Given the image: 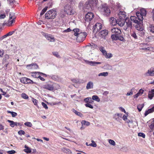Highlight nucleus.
Masks as SVG:
<instances>
[{
	"instance_id": "603ef678",
	"label": "nucleus",
	"mask_w": 154,
	"mask_h": 154,
	"mask_svg": "<svg viewBox=\"0 0 154 154\" xmlns=\"http://www.w3.org/2000/svg\"><path fill=\"white\" fill-rule=\"evenodd\" d=\"M119 109L120 111L124 112L125 113H126V114L127 115H128V112H126L124 108H123L122 107H119Z\"/></svg>"
},
{
	"instance_id": "6e6552de",
	"label": "nucleus",
	"mask_w": 154,
	"mask_h": 154,
	"mask_svg": "<svg viewBox=\"0 0 154 154\" xmlns=\"http://www.w3.org/2000/svg\"><path fill=\"white\" fill-rule=\"evenodd\" d=\"M93 14L91 12H89L85 15V19L86 22H89L91 21L94 18Z\"/></svg>"
},
{
	"instance_id": "e2e57ef3",
	"label": "nucleus",
	"mask_w": 154,
	"mask_h": 154,
	"mask_svg": "<svg viewBox=\"0 0 154 154\" xmlns=\"http://www.w3.org/2000/svg\"><path fill=\"white\" fill-rule=\"evenodd\" d=\"M18 133L20 135H24L25 134V132L21 130L18 132Z\"/></svg>"
},
{
	"instance_id": "f704fd0d",
	"label": "nucleus",
	"mask_w": 154,
	"mask_h": 154,
	"mask_svg": "<svg viewBox=\"0 0 154 154\" xmlns=\"http://www.w3.org/2000/svg\"><path fill=\"white\" fill-rule=\"evenodd\" d=\"M81 123L82 126L84 125L88 126L90 125V123L89 122L85 120L82 121L81 122Z\"/></svg>"
},
{
	"instance_id": "774afa93",
	"label": "nucleus",
	"mask_w": 154,
	"mask_h": 154,
	"mask_svg": "<svg viewBox=\"0 0 154 154\" xmlns=\"http://www.w3.org/2000/svg\"><path fill=\"white\" fill-rule=\"evenodd\" d=\"M6 17V15L5 14H1L0 15V19H4Z\"/></svg>"
},
{
	"instance_id": "0e129e2a",
	"label": "nucleus",
	"mask_w": 154,
	"mask_h": 154,
	"mask_svg": "<svg viewBox=\"0 0 154 154\" xmlns=\"http://www.w3.org/2000/svg\"><path fill=\"white\" fill-rule=\"evenodd\" d=\"M138 135V136L142 137L143 138H145V134L143 133H139Z\"/></svg>"
},
{
	"instance_id": "2eb2a0df",
	"label": "nucleus",
	"mask_w": 154,
	"mask_h": 154,
	"mask_svg": "<svg viewBox=\"0 0 154 154\" xmlns=\"http://www.w3.org/2000/svg\"><path fill=\"white\" fill-rule=\"evenodd\" d=\"M85 61L87 64L91 66H96L97 64L101 63L100 62L90 61L88 60H85Z\"/></svg>"
},
{
	"instance_id": "dca6fc26",
	"label": "nucleus",
	"mask_w": 154,
	"mask_h": 154,
	"mask_svg": "<svg viewBox=\"0 0 154 154\" xmlns=\"http://www.w3.org/2000/svg\"><path fill=\"white\" fill-rule=\"evenodd\" d=\"M94 83L92 82L89 81L88 82L86 86V88L87 89H92L94 87Z\"/></svg>"
},
{
	"instance_id": "a19ab883",
	"label": "nucleus",
	"mask_w": 154,
	"mask_h": 154,
	"mask_svg": "<svg viewBox=\"0 0 154 154\" xmlns=\"http://www.w3.org/2000/svg\"><path fill=\"white\" fill-rule=\"evenodd\" d=\"M144 106L143 104H139L137 106V108L139 112L141 111Z\"/></svg>"
},
{
	"instance_id": "f3484780",
	"label": "nucleus",
	"mask_w": 154,
	"mask_h": 154,
	"mask_svg": "<svg viewBox=\"0 0 154 154\" xmlns=\"http://www.w3.org/2000/svg\"><path fill=\"white\" fill-rule=\"evenodd\" d=\"M130 19L132 21H133L135 23H137V24H139L141 23V21H139L138 20V17H136L135 16H131L130 17Z\"/></svg>"
},
{
	"instance_id": "7c9ffc66",
	"label": "nucleus",
	"mask_w": 154,
	"mask_h": 154,
	"mask_svg": "<svg viewBox=\"0 0 154 154\" xmlns=\"http://www.w3.org/2000/svg\"><path fill=\"white\" fill-rule=\"evenodd\" d=\"M72 111L74 113L77 115L79 116L80 117H82L83 115L80 112H79L75 110L74 109H73L72 110Z\"/></svg>"
},
{
	"instance_id": "2f4dec72",
	"label": "nucleus",
	"mask_w": 154,
	"mask_h": 154,
	"mask_svg": "<svg viewBox=\"0 0 154 154\" xmlns=\"http://www.w3.org/2000/svg\"><path fill=\"white\" fill-rule=\"evenodd\" d=\"M108 73L107 72H103L100 73L98 74V76H103L106 77L108 75Z\"/></svg>"
},
{
	"instance_id": "58836bf2",
	"label": "nucleus",
	"mask_w": 154,
	"mask_h": 154,
	"mask_svg": "<svg viewBox=\"0 0 154 154\" xmlns=\"http://www.w3.org/2000/svg\"><path fill=\"white\" fill-rule=\"evenodd\" d=\"M99 50L103 53V55L106 53V51L105 50L104 47L103 46L100 47L99 48Z\"/></svg>"
},
{
	"instance_id": "338daca9",
	"label": "nucleus",
	"mask_w": 154,
	"mask_h": 154,
	"mask_svg": "<svg viewBox=\"0 0 154 154\" xmlns=\"http://www.w3.org/2000/svg\"><path fill=\"white\" fill-rule=\"evenodd\" d=\"M42 105L45 109H48V107L47 105L45 103L42 102Z\"/></svg>"
},
{
	"instance_id": "f257e3e1",
	"label": "nucleus",
	"mask_w": 154,
	"mask_h": 154,
	"mask_svg": "<svg viewBox=\"0 0 154 154\" xmlns=\"http://www.w3.org/2000/svg\"><path fill=\"white\" fill-rule=\"evenodd\" d=\"M113 34L111 36L112 39L113 40H119L121 41L124 40V38L120 35L121 31L120 29L117 28H113L111 30Z\"/></svg>"
},
{
	"instance_id": "9b49d317",
	"label": "nucleus",
	"mask_w": 154,
	"mask_h": 154,
	"mask_svg": "<svg viewBox=\"0 0 154 154\" xmlns=\"http://www.w3.org/2000/svg\"><path fill=\"white\" fill-rule=\"evenodd\" d=\"M31 75L33 77L35 78H38L40 77V75H42L43 76H46L47 75L46 74L42 73L39 72H32L31 73Z\"/></svg>"
},
{
	"instance_id": "052dcab7",
	"label": "nucleus",
	"mask_w": 154,
	"mask_h": 154,
	"mask_svg": "<svg viewBox=\"0 0 154 154\" xmlns=\"http://www.w3.org/2000/svg\"><path fill=\"white\" fill-rule=\"evenodd\" d=\"M113 118L115 119L116 121H119V118L117 113L115 114L113 116Z\"/></svg>"
},
{
	"instance_id": "b1692460",
	"label": "nucleus",
	"mask_w": 154,
	"mask_h": 154,
	"mask_svg": "<svg viewBox=\"0 0 154 154\" xmlns=\"http://www.w3.org/2000/svg\"><path fill=\"white\" fill-rule=\"evenodd\" d=\"M109 21L110 24L112 26H115L117 24V20L114 17H111Z\"/></svg>"
},
{
	"instance_id": "5fc2aeb1",
	"label": "nucleus",
	"mask_w": 154,
	"mask_h": 154,
	"mask_svg": "<svg viewBox=\"0 0 154 154\" xmlns=\"http://www.w3.org/2000/svg\"><path fill=\"white\" fill-rule=\"evenodd\" d=\"M91 142L92 143L90 144L89 145V146H91L94 147H96L97 146V144L94 140H91Z\"/></svg>"
},
{
	"instance_id": "cd10ccee",
	"label": "nucleus",
	"mask_w": 154,
	"mask_h": 154,
	"mask_svg": "<svg viewBox=\"0 0 154 154\" xmlns=\"http://www.w3.org/2000/svg\"><path fill=\"white\" fill-rule=\"evenodd\" d=\"M126 25L128 27H132V23L129 19H126Z\"/></svg>"
},
{
	"instance_id": "ddd939ff",
	"label": "nucleus",
	"mask_w": 154,
	"mask_h": 154,
	"mask_svg": "<svg viewBox=\"0 0 154 154\" xmlns=\"http://www.w3.org/2000/svg\"><path fill=\"white\" fill-rule=\"evenodd\" d=\"M146 76H154V67H151L148 69L147 72L145 73Z\"/></svg>"
},
{
	"instance_id": "0eeeda50",
	"label": "nucleus",
	"mask_w": 154,
	"mask_h": 154,
	"mask_svg": "<svg viewBox=\"0 0 154 154\" xmlns=\"http://www.w3.org/2000/svg\"><path fill=\"white\" fill-rule=\"evenodd\" d=\"M20 82L24 84H33L34 82L30 79L26 77H22L20 79Z\"/></svg>"
},
{
	"instance_id": "72a5a7b5",
	"label": "nucleus",
	"mask_w": 154,
	"mask_h": 154,
	"mask_svg": "<svg viewBox=\"0 0 154 154\" xmlns=\"http://www.w3.org/2000/svg\"><path fill=\"white\" fill-rule=\"evenodd\" d=\"M92 99L93 100H95L98 102L100 101V99L98 97L97 95H94L92 96Z\"/></svg>"
},
{
	"instance_id": "a211bd4d",
	"label": "nucleus",
	"mask_w": 154,
	"mask_h": 154,
	"mask_svg": "<svg viewBox=\"0 0 154 154\" xmlns=\"http://www.w3.org/2000/svg\"><path fill=\"white\" fill-rule=\"evenodd\" d=\"M144 91V90L142 89H140L138 93L134 96V98L135 99L137 98L138 97L141 96L143 94Z\"/></svg>"
},
{
	"instance_id": "8fccbe9b",
	"label": "nucleus",
	"mask_w": 154,
	"mask_h": 154,
	"mask_svg": "<svg viewBox=\"0 0 154 154\" xmlns=\"http://www.w3.org/2000/svg\"><path fill=\"white\" fill-rule=\"evenodd\" d=\"M24 124L25 125L29 127H31L32 126V123L29 122H26L24 123Z\"/></svg>"
},
{
	"instance_id": "c756f323",
	"label": "nucleus",
	"mask_w": 154,
	"mask_h": 154,
	"mask_svg": "<svg viewBox=\"0 0 154 154\" xmlns=\"http://www.w3.org/2000/svg\"><path fill=\"white\" fill-rule=\"evenodd\" d=\"M15 21V19L14 18L12 20H9L8 21V23L6 24V25L7 26H11L12 25V23H14Z\"/></svg>"
},
{
	"instance_id": "bf43d9fd",
	"label": "nucleus",
	"mask_w": 154,
	"mask_h": 154,
	"mask_svg": "<svg viewBox=\"0 0 154 154\" xmlns=\"http://www.w3.org/2000/svg\"><path fill=\"white\" fill-rule=\"evenodd\" d=\"M85 105L87 107H89L91 109L93 108V106L90 103H87L85 104Z\"/></svg>"
},
{
	"instance_id": "a878e982",
	"label": "nucleus",
	"mask_w": 154,
	"mask_h": 154,
	"mask_svg": "<svg viewBox=\"0 0 154 154\" xmlns=\"http://www.w3.org/2000/svg\"><path fill=\"white\" fill-rule=\"evenodd\" d=\"M154 112V106L151 108L149 109L148 110L146 111L145 113V116H146L149 114Z\"/></svg>"
},
{
	"instance_id": "c03bdc74",
	"label": "nucleus",
	"mask_w": 154,
	"mask_h": 154,
	"mask_svg": "<svg viewBox=\"0 0 154 154\" xmlns=\"http://www.w3.org/2000/svg\"><path fill=\"white\" fill-rule=\"evenodd\" d=\"M139 35L141 37L143 36L145 34V30L144 29L142 31H140L139 32Z\"/></svg>"
},
{
	"instance_id": "37998d69",
	"label": "nucleus",
	"mask_w": 154,
	"mask_h": 154,
	"mask_svg": "<svg viewBox=\"0 0 154 154\" xmlns=\"http://www.w3.org/2000/svg\"><path fill=\"white\" fill-rule=\"evenodd\" d=\"M76 12L75 11L73 10L72 9V8L71 9L70 11L68 12L67 14L69 15H74L75 13Z\"/></svg>"
},
{
	"instance_id": "39448f33",
	"label": "nucleus",
	"mask_w": 154,
	"mask_h": 154,
	"mask_svg": "<svg viewBox=\"0 0 154 154\" xmlns=\"http://www.w3.org/2000/svg\"><path fill=\"white\" fill-rule=\"evenodd\" d=\"M87 36L86 32H82L76 36V40L78 42H83Z\"/></svg>"
},
{
	"instance_id": "c9c22d12",
	"label": "nucleus",
	"mask_w": 154,
	"mask_h": 154,
	"mask_svg": "<svg viewBox=\"0 0 154 154\" xmlns=\"http://www.w3.org/2000/svg\"><path fill=\"white\" fill-rule=\"evenodd\" d=\"M107 58H110L112 56V55L110 53H107L106 52V53L103 55Z\"/></svg>"
},
{
	"instance_id": "f03ea898",
	"label": "nucleus",
	"mask_w": 154,
	"mask_h": 154,
	"mask_svg": "<svg viewBox=\"0 0 154 154\" xmlns=\"http://www.w3.org/2000/svg\"><path fill=\"white\" fill-rule=\"evenodd\" d=\"M146 11L145 8H141L140 11L136 13V15L139 20L142 21L144 18L146 17Z\"/></svg>"
},
{
	"instance_id": "bb28decb",
	"label": "nucleus",
	"mask_w": 154,
	"mask_h": 154,
	"mask_svg": "<svg viewBox=\"0 0 154 154\" xmlns=\"http://www.w3.org/2000/svg\"><path fill=\"white\" fill-rule=\"evenodd\" d=\"M86 47H89L91 48H96L97 47V45L93 43L91 44L89 43L86 46Z\"/></svg>"
},
{
	"instance_id": "aec40b11",
	"label": "nucleus",
	"mask_w": 154,
	"mask_h": 154,
	"mask_svg": "<svg viewBox=\"0 0 154 154\" xmlns=\"http://www.w3.org/2000/svg\"><path fill=\"white\" fill-rule=\"evenodd\" d=\"M154 96V89H152L148 92V97L150 100H152Z\"/></svg>"
},
{
	"instance_id": "4be33fe9",
	"label": "nucleus",
	"mask_w": 154,
	"mask_h": 154,
	"mask_svg": "<svg viewBox=\"0 0 154 154\" xmlns=\"http://www.w3.org/2000/svg\"><path fill=\"white\" fill-rule=\"evenodd\" d=\"M125 20L124 19H118L117 20V23L120 26H123L125 24Z\"/></svg>"
},
{
	"instance_id": "6e6d98bb",
	"label": "nucleus",
	"mask_w": 154,
	"mask_h": 154,
	"mask_svg": "<svg viewBox=\"0 0 154 154\" xmlns=\"http://www.w3.org/2000/svg\"><path fill=\"white\" fill-rule=\"evenodd\" d=\"M131 35L135 39H137V38L136 33L134 32H131Z\"/></svg>"
},
{
	"instance_id": "a18cd8bd",
	"label": "nucleus",
	"mask_w": 154,
	"mask_h": 154,
	"mask_svg": "<svg viewBox=\"0 0 154 154\" xmlns=\"http://www.w3.org/2000/svg\"><path fill=\"white\" fill-rule=\"evenodd\" d=\"M30 66H31V67H30V69H35L38 68V66L36 64L33 63L30 64Z\"/></svg>"
},
{
	"instance_id": "6ab92c4d",
	"label": "nucleus",
	"mask_w": 154,
	"mask_h": 154,
	"mask_svg": "<svg viewBox=\"0 0 154 154\" xmlns=\"http://www.w3.org/2000/svg\"><path fill=\"white\" fill-rule=\"evenodd\" d=\"M44 88L50 91H52L54 89L53 85L47 84L44 86Z\"/></svg>"
},
{
	"instance_id": "4d7b16f0",
	"label": "nucleus",
	"mask_w": 154,
	"mask_h": 154,
	"mask_svg": "<svg viewBox=\"0 0 154 154\" xmlns=\"http://www.w3.org/2000/svg\"><path fill=\"white\" fill-rule=\"evenodd\" d=\"M21 96L22 98L24 99H27L28 98V96L25 93H22L21 94Z\"/></svg>"
},
{
	"instance_id": "c85d7f7f",
	"label": "nucleus",
	"mask_w": 154,
	"mask_h": 154,
	"mask_svg": "<svg viewBox=\"0 0 154 154\" xmlns=\"http://www.w3.org/2000/svg\"><path fill=\"white\" fill-rule=\"evenodd\" d=\"M154 36H150L146 37L145 39V41L146 42H151L153 40Z\"/></svg>"
},
{
	"instance_id": "ea45409f",
	"label": "nucleus",
	"mask_w": 154,
	"mask_h": 154,
	"mask_svg": "<svg viewBox=\"0 0 154 154\" xmlns=\"http://www.w3.org/2000/svg\"><path fill=\"white\" fill-rule=\"evenodd\" d=\"M7 112L8 113L11 114L12 117H14L17 116V113L11 111H8Z\"/></svg>"
},
{
	"instance_id": "e433bc0d",
	"label": "nucleus",
	"mask_w": 154,
	"mask_h": 154,
	"mask_svg": "<svg viewBox=\"0 0 154 154\" xmlns=\"http://www.w3.org/2000/svg\"><path fill=\"white\" fill-rule=\"evenodd\" d=\"M135 27L137 30L140 31H142L144 29L142 27L140 26L139 24H137V25L135 26Z\"/></svg>"
},
{
	"instance_id": "680f3d73",
	"label": "nucleus",
	"mask_w": 154,
	"mask_h": 154,
	"mask_svg": "<svg viewBox=\"0 0 154 154\" xmlns=\"http://www.w3.org/2000/svg\"><path fill=\"white\" fill-rule=\"evenodd\" d=\"M32 101L35 105L37 106L38 101L36 99L33 98Z\"/></svg>"
},
{
	"instance_id": "423d86ee",
	"label": "nucleus",
	"mask_w": 154,
	"mask_h": 154,
	"mask_svg": "<svg viewBox=\"0 0 154 154\" xmlns=\"http://www.w3.org/2000/svg\"><path fill=\"white\" fill-rule=\"evenodd\" d=\"M103 14L106 16L109 15L110 14V11L109 8L106 5H103L101 9Z\"/></svg>"
},
{
	"instance_id": "473e14b6",
	"label": "nucleus",
	"mask_w": 154,
	"mask_h": 154,
	"mask_svg": "<svg viewBox=\"0 0 154 154\" xmlns=\"http://www.w3.org/2000/svg\"><path fill=\"white\" fill-rule=\"evenodd\" d=\"M25 149L24 150V151L27 153H30L31 152V149L26 146H25Z\"/></svg>"
},
{
	"instance_id": "49530a36",
	"label": "nucleus",
	"mask_w": 154,
	"mask_h": 154,
	"mask_svg": "<svg viewBox=\"0 0 154 154\" xmlns=\"http://www.w3.org/2000/svg\"><path fill=\"white\" fill-rule=\"evenodd\" d=\"M62 150L66 153H69L71 152L69 149H67L66 148H63L62 149Z\"/></svg>"
},
{
	"instance_id": "de8ad7c7",
	"label": "nucleus",
	"mask_w": 154,
	"mask_h": 154,
	"mask_svg": "<svg viewBox=\"0 0 154 154\" xmlns=\"http://www.w3.org/2000/svg\"><path fill=\"white\" fill-rule=\"evenodd\" d=\"M54 89L55 90H58L60 89V86L58 84H54Z\"/></svg>"
},
{
	"instance_id": "9d476101",
	"label": "nucleus",
	"mask_w": 154,
	"mask_h": 154,
	"mask_svg": "<svg viewBox=\"0 0 154 154\" xmlns=\"http://www.w3.org/2000/svg\"><path fill=\"white\" fill-rule=\"evenodd\" d=\"M102 25L100 23H97L93 27L94 31L97 32L102 28Z\"/></svg>"
},
{
	"instance_id": "20e7f679",
	"label": "nucleus",
	"mask_w": 154,
	"mask_h": 154,
	"mask_svg": "<svg viewBox=\"0 0 154 154\" xmlns=\"http://www.w3.org/2000/svg\"><path fill=\"white\" fill-rule=\"evenodd\" d=\"M98 3V0H89L86 3V8L88 9H93V8L95 7Z\"/></svg>"
},
{
	"instance_id": "393cba45",
	"label": "nucleus",
	"mask_w": 154,
	"mask_h": 154,
	"mask_svg": "<svg viewBox=\"0 0 154 154\" xmlns=\"http://www.w3.org/2000/svg\"><path fill=\"white\" fill-rule=\"evenodd\" d=\"M147 29L149 32L154 33V25L150 24L147 27Z\"/></svg>"
},
{
	"instance_id": "69168bd1",
	"label": "nucleus",
	"mask_w": 154,
	"mask_h": 154,
	"mask_svg": "<svg viewBox=\"0 0 154 154\" xmlns=\"http://www.w3.org/2000/svg\"><path fill=\"white\" fill-rule=\"evenodd\" d=\"M91 100V97H88L84 99V101L85 103H88V102L89 101V100Z\"/></svg>"
},
{
	"instance_id": "09e8293b",
	"label": "nucleus",
	"mask_w": 154,
	"mask_h": 154,
	"mask_svg": "<svg viewBox=\"0 0 154 154\" xmlns=\"http://www.w3.org/2000/svg\"><path fill=\"white\" fill-rule=\"evenodd\" d=\"M108 142L109 143L113 146H115L116 145V143L113 140L110 139L108 140Z\"/></svg>"
},
{
	"instance_id": "13d9d810",
	"label": "nucleus",
	"mask_w": 154,
	"mask_h": 154,
	"mask_svg": "<svg viewBox=\"0 0 154 154\" xmlns=\"http://www.w3.org/2000/svg\"><path fill=\"white\" fill-rule=\"evenodd\" d=\"M52 54L53 55L57 58H60V55L58 52L56 51L52 52Z\"/></svg>"
},
{
	"instance_id": "f8f14e48",
	"label": "nucleus",
	"mask_w": 154,
	"mask_h": 154,
	"mask_svg": "<svg viewBox=\"0 0 154 154\" xmlns=\"http://www.w3.org/2000/svg\"><path fill=\"white\" fill-rule=\"evenodd\" d=\"M118 16L120 19L125 20L126 17V13L124 11H120L118 13Z\"/></svg>"
},
{
	"instance_id": "412c9836",
	"label": "nucleus",
	"mask_w": 154,
	"mask_h": 154,
	"mask_svg": "<svg viewBox=\"0 0 154 154\" xmlns=\"http://www.w3.org/2000/svg\"><path fill=\"white\" fill-rule=\"evenodd\" d=\"M72 31L74 32V35L75 36L82 32L78 28L74 29L72 30Z\"/></svg>"
},
{
	"instance_id": "1a4fd4ad",
	"label": "nucleus",
	"mask_w": 154,
	"mask_h": 154,
	"mask_svg": "<svg viewBox=\"0 0 154 154\" xmlns=\"http://www.w3.org/2000/svg\"><path fill=\"white\" fill-rule=\"evenodd\" d=\"M108 34V31L107 30H103L101 31L98 33V35L101 38L106 39V36Z\"/></svg>"
},
{
	"instance_id": "4c0bfd02",
	"label": "nucleus",
	"mask_w": 154,
	"mask_h": 154,
	"mask_svg": "<svg viewBox=\"0 0 154 154\" xmlns=\"http://www.w3.org/2000/svg\"><path fill=\"white\" fill-rule=\"evenodd\" d=\"M73 82L77 83H83L81 80H79V79H73L72 80Z\"/></svg>"
},
{
	"instance_id": "79ce46f5",
	"label": "nucleus",
	"mask_w": 154,
	"mask_h": 154,
	"mask_svg": "<svg viewBox=\"0 0 154 154\" xmlns=\"http://www.w3.org/2000/svg\"><path fill=\"white\" fill-rule=\"evenodd\" d=\"M7 122H8L9 123H10V125L11 127H14V122L13 121L10 120H7Z\"/></svg>"
},
{
	"instance_id": "5701e85b",
	"label": "nucleus",
	"mask_w": 154,
	"mask_h": 154,
	"mask_svg": "<svg viewBox=\"0 0 154 154\" xmlns=\"http://www.w3.org/2000/svg\"><path fill=\"white\" fill-rule=\"evenodd\" d=\"M71 8V6L69 5H66L64 7V12L66 14H67L68 12L70 11Z\"/></svg>"
},
{
	"instance_id": "3c124183",
	"label": "nucleus",
	"mask_w": 154,
	"mask_h": 154,
	"mask_svg": "<svg viewBox=\"0 0 154 154\" xmlns=\"http://www.w3.org/2000/svg\"><path fill=\"white\" fill-rule=\"evenodd\" d=\"M47 8L48 7H46L42 10V11H41L40 13V15L41 16L42 15L44 14V13L46 12V11L47 10Z\"/></svg>"
},
{
	"instance_id": "4468645a",
	"label": "nucleus",
	"mask_w": 154,
	"mask_h": 154,
	"mask_svg": "<svg viewBox=\"0 0 154 154\" xmlns=\"http://www.w3.org/2000/svg\"><path fill=\"white\" fill-rule=\"evenodd\" d=\"M45 37L47 39L51 42H54L55 41L54 38L51 35L46 34L45 35Z\"/></svg>"
},
{
	"instance_id": "864d4df0",
	"label": "nucleus",
	"mask_w": 154,
	"mask_h": 154,
	"mask_svg": "<svg viewBox=\"0 0 154 154\" xmlns=\"http://www.w3.org/2000/svg\"><path fill=\"white\" fill-rule=\"evenodd\" d=\"M14 31L10 32L7 33L5 35L4 37H7L8 36H11L12 35L13 33H14Z\"/></svg>"
},
{
	"instance_id": "7ed1b4c3",
	"label": "nucleus",
	"mask_w": 154,
	"mask_h": 154,
	"mask_svg": "<svg viewBox=\"0 0 154 154\" xmlns=\"http://www.w3.org/2000/svg\"><path fill=\"white\" fill-rule=\"evenodd\" d=\"M56 11L54 9L49 10L45 14V18L48 19H54L56 17Z\"/></svg>"
}]
</instances>
